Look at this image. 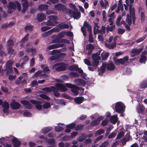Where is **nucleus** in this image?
<instances>
[{
	"label": "nucleus",
	"mask_w": 147,
	"mask_h": 147,
	"mask_svg": "<svg viewBox=\"0 0 147 147\" xmlns=\"http://www.w3.org/2000/svg\"><path fill=\"white\" fill-rule=\"evenodd\" d=\"M81 31H82V32L83 33V35L84 36V37L86 36L87 35H86V31L85 29V28H84V27L82 26L81 27Z\"/></svg>",
	"instance_id": "62"
},
{
	"label": "nucleus",
	"mask_w": 147,
	"mask_h": 147,
	"mask_svg": "<svg viewBox=\"0 0 147 147\" xmlns=\"http://www.w3.org/2000/svg\"><path fill=\"white\" fill-rule=\"evenodd\" d=\"M78 88L74 85V87H73L71 89V92L74 93L76 94H78Z\"/></svg>",
	"instance_id": "39"
},
{
	"label": "nucleus",
	"mask_w": 147,
	"mask_h": 147,
	"mask_svg": "<svg viewBox=\"0 0 147 147\" xmlns=\"http://www.w3.org/2000/svg\"><path fill=\"white\" fill-rule=\"evenodd\" d=\"M21 103L23 105L25 106V108L28 109H31L32 107V105L29 102L26 100H22Z\"/></svg>",
	"instance_id": "14"
},
{
	"label": "nucleus",
	"mask_w": 147,
	"mask_h": 147,
	"mask_svg": "<svg viewBox=\"0 0 147 147\" xmlns=\"http://www.w3.org/2000/svg\"><path fill=\"white\" fill-rule=\"evenodd\" d=\"M29 36V34H27L24 36V38L20 42V43H24L28 39Z\"/></svg>",
	"instance_id": "44"
},
{
	"label": "nucleus",
	"mask_w": 147,
	"mask_h": 147,
	"mask_svg": "<svg viewBox=\"0 0 147 147\" xmlns=\"http://www.w3.org/2000/svg\"><path fill=\"white\" fill-rule=\"evenodd\" d=\"M57 27L59 28L63 29H67L69 28V26L67 24H64L63 22H62L58 24Z\"/></svg>",
	"instance_id": "21"
},
{
	"label": "nucleus",
	"mask_w": 147,
	"mask_h": 147,
	"mask_svg": "<svg viewBox=\"0 0 147 147\" xmlns=\"http://www.w3.org/2000/svg\"><path fill=\"white\" fill-rule=\"evenodd\" d=\"M12 142L13 144V147H19L21 144L20 141L15 137L12 139Z\"/></svg>",
	"instance_id": "9"
},
{
	"label": "nucleus",
	"mask_w": 147,
	"mask_h": 147,
	"mask_svg": "<svg viewBox=\"0 0 147 147\" xmlns=\"http://www.w3.org/2000/svg\"><path fill=\"white\" fill-rule=\"evenodd\" d=\"M106 66L107 65H106L105 63H104L102 64V66H100L99 69H98V71H100L98 73L99 74L102 75V74L106 71Z\"/></svg>",
	"instance_id": "17"
},
{
	"label": "nucleus",
	"mask_w": 147,
	"mask_h": 147,
	"mask_svg": "<svg viewBox=\"0 0 147 147\" xmlns=\"http://www.w3.org/2000/svg\"><path fill=\"white\" fill-rule=\"evenodd\" d=\"M51 107L50 103L46 102L43 105V107L46 109H47Z\"/></svg>",
	"instance_id": "49"
},
{
	"label": "nucleus",
	"mask_w": 147,
	"mask_h": 147,
	"mask_svg": "<svg viewBox=\"0 0 147 147\" xmlns=\"http://www.w3.org/2000/svg\"><path fill=\"white\" fill-rule=\"evenodd\" d=\"M147 59L145 55H142L139 61L140 63H146V60Z\"/></svg>",
	"instance_id": "40"
},
{
	"label": "nucleus",
	"mask_w": 147,
	"mask_h": 147,
	"mask_svg": "<svg viewBox=\"0 0 147 147\" xmlns=\"http://www.w3.org/2000/svg\"><path fill=\"white\" fill-rule=\"evenodd\" d=\"M146 38V36L144 35L142 37L137 39L136 40V42L137 43H138L144 40Z\"/></svg>",
	"instance_id": "54"
},
{
	"label": "nucleus",
	"mask_w": 147,
	"mask_h": 147,
	"mask_svg": "<svg viewBox=\"0 0 147 147\" xmlns=\"http://www.w3.org/2000/svg\"><path fill=\"white\" fill-rule=\"evenodd\" d=\"M86 138V136L85 134L81 135L79 137L77 141L79 142H81L84 141Z\"/></svg>",
	"instance_id": "37"
},
{
	"label": "nucleus",
	"mask_w": 147,
	"mask_h": 147,
	"mask_svg": "<svg viewBox=\"0 0 147 147\" xmlns=\"http://www.w3.org/2000/svg\"><path fill=\"white\" fill-rule=\"evenodd\" d=\"M15 3L16 4L18 10L19 11H20L21 9V4L18 1H16Z\"/></svg>",
	"instance_id": "55"
},
{
	"label": "nucleus",
	"mask_w": 147,
	"mask_h": 147,
	"mask_svg": "<svg viewBox=\"0 0 147 147\" xmlns=\"http://www.w3.org/2000/svg\"><path fill=\"white\" fill-rule=\"evenodd\" d=\"M132 3H130L129 5V14H133L135 13V8L134 7H132Z\"/></svg>",
	"instance_id": "29"
},
{
	"label": "nucleus",
	"mask_w": 147,
	"mask_h": 147,
	"mask_svg": "<svg viewBox=\"0 0 147 147\" xmlns=\"http://www.w3.org/2000/svg\"><path fill=\"white\" fill-rule=\"evenodd\" d=\"M76 126L75 123H72L66 126V127L70 129H73L75 128Z\"/></svg>",
	"instance_id": "41"
},
{
	"label": "nucleus",
	"mask_w": 147,
	"mask_h": 147,
	"mask_svg": "<svg viewBox=\"0 0 147 147\" xmlns=\"http://www.w3.org/2000/svg\"><path fill=\"white\" fill-rule=\"evenodd\" d=\"M39 96L42 98L47 100H50L51 99L49 96L44 94H40Z\"/></svg>",
	"instance_id": "47"
},
{
	"label": "nucleus",
	"mask_w": 147,
	"mask_h": 147,
	"mask_svg": "<svg viewBox=\"0 0 147 147\" xmlns=\"http://www.w3.org/2000/svg\"><path fill=\"white\" fill-rule=\"evenodd\" d=\"M109 55V53L106 52L105 53L104 55L102 56V59L103 60L105 61L107 59V58L108 57Z\"/></svg>",
	"instance_id": "51"
},
{
	"label": "nucleus",
	"mask_w": 147,
	"mask_h": 147,
	"mask_svg": "<svg viewBox=\"0 0 147 147\" xmlns=\"http://www.w3.org/2000/svg\"><path fill=\"white\" fill-rule=\"evenodd\" d=\"M69 69L71 71H76L78 70V65L75 64H74L69 67Z\"/></svg>",
	"instance_id": "25"
},
{
	"label": "nucleus",
	"mask_w": 147,
	"mask_h": 147,
	"mask_svg": "<svg viewBox=\"0 0 147 147\" xmlns=\"http://www.w3.org/2000/svg\"><path fill=\"white\" fill-rule=\"evenodd\" d=\"M105 64L107 65L106 67L108 70H113L115 69V66L112 62L110 63H105Z\"/></svg>",
	"instance_id": "18"
},
{
	"label": "nucleus",
	"mask_w": 147,
	"mask_h": 147,
	"mask_svg": "<svg viewBox=\"0 0 147 147\" xmlns=\"http://www.w3.org/2000/svg\"><path fill=\"white\" fill-rule=\"evenodd\" d=\"M59 66L57 67L55 70L56 71H64L66 70V68L67 67V64L63 63H58L54 64L53 67L54 68L56 66Z\"/></svg>",
	"instance_id": "3"
},
{
	"label": "nucleus",
	"mask_w": 147,
	"mask_h": 147,
	"mask_svg": "<svg viewBox=\"0 0 147 147\" xmlns=\"http://www.w3.org/2000/svg\"><path fill=\"white\" fill-rule=\"evenodd\" d=\"M7 7L9 10L13 9L15 10L17 8L16 4L12 1H10L9 3L7 5Z\"/></svg>",
	"instance_id": "15"
},
{
	"label": "nucleus",
	"mask_w": 147,
	"mask_h": 147,
	"mask_svg": "<svg viewBox=\"0 0 147 147\" xmlns=\"http://www.w3.org/2000/svg\"><path fill=\"white\" fill-rule=\"evenodd\" d=\"M77 82L79 83V84L82 86H84L86 85V82L85 80L79 78L77 80Z\"/></svg>",
	"instance_id": "31"
},
{
	"label": "nucleus",
	"mask_w": 147,
	"mask_h": 147,
	"mask_svg": "<svg viewBox=\"0 0 147 147\" xmlns=\"http://www.w3.org/2000/svg\"><path fill=\"white\" fill-rule=\"evenodd\" d=\"M49 20L47 22H43L42 24L46 25L47 26H55L58 23L57 21V17L55 16H50L48 17Z\"/></svg>",
	"instance_id": "1"
},
{
	"label": "nucleus",
	"mask_w": 147,
	"mask_h": 147,
	"mask_svg": "<svg viewBox=\"0 0 147 147\" xmlns=\"http://www.w3.org/2000/svg\"><path fill=\"white\" fill-rule=\"evenodd\" d=\"M109 144L107 141H105L103 142L99 146V147H107Z\"/></svg>",
	"instance_id": "63"
},
{
	"label": "nucleus",
	"mask_w": 147,
	"mask_h": 147,
	"mask_svg": "<svg viewBox=\"0 0 147 147\" xmlns=\"http://www.w3.org/2000/svg\"><path fill=\"white\" fill-rule=\"evenodd\" d=\"M36 17L37 20L39 22L42 21L46 18L45 14L42 13L38 14Z\"/></svg>",
	"instance_id": "13"
},
{
	"label": "nucleus",
	"mask_w": 147,
	"mask_h": 147,
	"mask_svg": "<svg viewBox=\"0 0 147 147\" xmlns=\"http://www.w3.org/2000/svg\"><path fill=\"white\" fill-rule=\"evenodd\" d=\"M108 123V121L107 119H105L103 120L101 123V125L102 126H106Z\"/></svg>",
	"instance_id": "64"
},
{
	"label": "nucleus",
	"mask_w": 147,
	"mask_h": 147,
	"mask_svg": "<svg viewBox=\"0 0 147 147\" xmlns=\"http://www.w3.org/2000/svg\"><path fill=\"white\" fill-rule=\"evenodd\" d=\"M113 61L115 64L117 66L120 65V64L124 65L125 62L128 63V61L129 60V57L127 56H126L123 58L117 59L114 57L113 58Z\"/></svg>",
	"instance_id": "2"
},
{
	"label": "nucleus",
	"mask_w": 147,
	"mask_h": 147,
	"mask_svg": "<svg viewBox=\"0 0 147 147\" xmlns=\"http://www.w3.org/2000/svg\"><path fill=\"white\" fill-rule=\"evenodd\" d=\"M115 25H113L111 26H108L106 27V30L107 32H108L109 31L112 32L113 30L115 29Z\"/></svg>",
	"instance_id": "42"
},
{
	"label": "nucleus",
	"mask_w": 147,
	"mask_h": 147,
	"mask_svg": "<svg viewBox=\"0 0 147 147\" xmlns=\"http://www.w3.org/2000/svg\"><path fill=\"white\" fill-rule=\"evenodd\" d=\"M54 7L55 10L59 11H64L67 9L66 7L64 5L60 3L55 5Z\"/></svg>",
	"instance_id": "6"
},
{
	"label": "nucleus",
	"mask_w": 147,
	"mask_h": 147,
	"mask_svg": "<svg viewBox=\"0 0 147 147\" xmlns=\"http://www.w3.org/2000/svg\"><path fill=\"white\" fill-rule=\"evenodd\" d=\"M84 99L82 96L78 97L75 98L74 101L76 104H80L82 102Z\"/></svg>",
	"instance_id": "22"
},
{
	"label": "nucleus",
	"mask_w": 147,
	"mask_h": 147,
	"mask_svg": "<svg viewBox=\"0 0 147 147\" xmlns=\"http://www.w3.org/2000/svg\"><path fill=\"white\" fill-rule=\"evenodd\" d=\"M51 32L50 30L47 32H45L42 34V36L43 37H45L49 35L50 34H51Z\"/></svg>",
	"instance_id": "61"
},
{
	"label": "nucleus",
	"mask_w": 147,
	"mask_h": 147,
	"mask_svg": "<svg viewBox=\"0 0 147 147\" xmlns=\"http://www.w3.org/2000/svg\"><path fill=\"white\" fill-rule=\"evenodd\" d=\"M2 107L9 108V105L8 103L6 101H4L3 103Z\"/></svg>",
	"instance_id": "52"
},
{
	"label": "nucleus",
	"mask_w": 147,
	"mask_h": 147,
	"mask_svg": "<svg viewBox=\"0 0 147 147\" xmlns=\"http://www.w3.org/2000/svg\"><path fill=\"white\" fill-rule=\"evenodd\" d=\"M92 57L93 60H100V57L98 55L97 53L92 54Z\"/></svg>",
	"instance_id": "33"
},
{
	"label": "nucleus",
	"mask_w": 147,
	"mask_h": 147,
	"mask_svg": "<svg viewBox=\"0 0 147 147\" xmlns=\"http://www.w3.org/2000/svg\"><path fill=\"white\" fill-rule=\"evenodd\" d=\"M141 21L142 22H143L145 20V16L144 13L143 12H141Z\"/></svg>",
	"instance_id": "59"
},
{
	"label": "nucleus",
	"mask_w": 147,
	"mask_h": 147,
	"mask_svg": "<svg viewBox=\"0 0 147 147\" xmlns=\"http://www.w3.org/2000/svg\"><path fill=\"white\" fill-rule=\"evenodd\" d=\"M140 87L142 88H144L147 87V81L145 80L143 81L141 83Z\"/></svg>",
	"instance_id": "45"
},
{
	"label": "nucleus",
	"mask_w": 147,
	"mask_h": 147,
	"mask_svg": "<svg viewBox=\"0 0 147 147\" xmlns=\"http://www.w3.org/2000/svg\"><path fill=\"white\" fill-rule=\"evenodd\" d=\"M14 45V43L12 40H9L7 42V48L12 47Z\"/></svg>",
	"instance_id": "28"
},
{
	"label": "nucleus",
	"mask_w": 147,
	"mask_h": 147,
	"mask_svg": "<svg viewBox=\"0 0 147 147\" xmlns=\"http://www.w3.org/2000/svg\"><path fill=\"white\" fill-rule=\"evenodd\" d=\"M69 75L71 78L78 77L79 76V74L77 72H70Z\"/></svg>",
	"instance_id": "34"
},
{
	"label": "nucleus",
	"mask_w": 147,
	"mask_h": 147,
	"mask_svg": "<svg viewBox=\"0 0 147 147\" xmlns=\"http://www.w3.org/2000/svg\"><path fill=\"white\" fill-rule=\"evenodd\" d=\"M137 111L138 113L141 114H143L144 112L143 107L139 105L137 107Z\"/></svg>",
	"instance_id": "32"
},
{
	"label": "nucleus",
	"mask_w": 147,
	"mask_h": 147,
	"mask_svg": "<svg viewBox=\"0 0 147 147\" xmlns=\"http://www.w3.org/2000/svg\"><path fill=\"white\" fill-rule=\"evenodd\" d=\"M55 140L53 138L50 139L48 141V144L49 145H55Z\"/></svg>",
	"instance_id": "57"
},
{
	"label": "nucleus",
	"mask_w": 147,
	"mask_h": 147,
	"mask_svg": "<svg viewBox=\"0 0 147 147\" xmlns=\"http://www.w3.org/2000/svg\"><path fill=\"white\" fill-rule=\"evenodd\" d=\"M64 44H53L49 46L47 48V49L49 50H50L59 47H64Z\"/></svg>",
	"instance_id": "11"
},
{
	"label": "nucleus",
	"mask_w": 147,
	"mask_h": 147,
	"mask_svg": "<svg viewBox=\"0 0 147 147\" xmlns=\"http://www.w3.org/2000/svg\"><path fill=\"white\" fill-rule=\"evenodd\" d=\"M84 125L82 124H79L76 126V130L77 131H79L83 128Z\"/></svg>",
	"instance_id": "56"
},
{
	"label": "nucleus",
	"mask_w": 147,
	"mask_h": 147,
	"mask_svg": "<svg viewBox=\"0 0 147 147\" xmlns=\"http://www.w3.org/2000/svg\"><path fill=\"white\" fill-rule=\"evenodd\" d=\"M124 134V133L123 131H121L119 133L117 136L116 139H119L122 138Z\"/></svg>",
	"instance_id": "48"
},
{
	"label": "nucleus",
	"mask_w": 147,
	"mask_h": 147,
	"mask_svg": "<svg viewBox=\"0 0 147 147\" xmlns=\"http://www.w3.org/2000/svg\"><path fill=\"white\" fill-rule=\"evenodd\" d=\"M63 128L62 126H56L55 128V130L56 132H59L63 131Z\"/></svg>",
	"instance_id": "46"
},
{
	"label": "nucleus",
	"mask_w": 147,
	"mask_h": 147,
	"mask_svg": "<svg viewBox=\"0 0 147 147\" xmlns=\"http://www.w3.org/2000/svg\"><path fill=\"white\" fill-rule=\"evenodd\" d=\"M53 129V128L51 127H46L42 129V131L43 133L46 134L51 131Z\"/></svg>",
	"instance_id": "26"
},
{
	"label": "nucleus",
	"mask_w": 147,
	"mask_h": 147,
	"mask_svg": "<svg viewBox=\"0 0 147 147\" xmlns=\"http://www.w3.org/2000/svg\"><path fill=\"white\" fill-rule=\"evenodd\" d=\"M60 54H57L55 56H51L49 59L51 61H53L57 60L60 57Z\"/></svg>",
	"instance_id": "35"
},
{
	"label": "nucleus",
	"mask_w": 147,
	"mask_h": 147,
	"mask_svg": "<svg viewBox=\"0 0 147 147\" xmlns=\"http://www.w3.org/2000/svg\"><path fill=\"white\" fill-rule=\"evenodd\" d=\"M43 91L47 92H51L52 91L55 92L56 90V88L54 86H51L50 87H45L42 88Z\"/></svg>",
	"instance_id": "19"
},
{
	"label": "nucleus",
	"mask_w": 147,
	"mask_h": 147,
	"mask_svg": "<svg viewBox=\"0 0 147 147\" xmlns=\"http://www.w3.org/2000/svg\"><path fill=\"white\" fill-rule=\"evenodd\" d=\"M13 61L10 60L8 61L6 63V69L7 68H12Z\"/></svg>",
	"instance_id": "30"
},
{
	"label": "nucleus",
	"mask_w": 147,
	"mask_h": 147,
	"mask_svg": "<svg viewBox=\"0 0 147 147\" xmlns=\"http://www.w3.org/2000/svg\"><path fill=\"white\" fill-rule=\"evenodd\" d=\"M115 111L119 113H122L124 111L123 106L119 102H117L115 105Z\"/></svg>",
	"instance_id": "5"
},
{
	"label": "nucleus",
	"mask_w": 147,
	"mask_h": 147,
	"mask_svg": "<svg viewBox=\"0 0 147 147\" xmlns=\"http://www.w3.org/2000/svg\"><path fill=\"white\" fill-rule=\"evenodd\" d=\"M99 60H93L92 62V65L93 67H96L99 64Z\"/></svg>",
	"instance_id": "50"
},
{
	"label": "nucleus",
	"mask_w": 147,
	"mask_h": 147,
	"mask_svg": "<svg viewBox=\"0 0 147 147\" xmlns=\"http://www.w3.org/2000/svg\"><path fill=\"white\" fill-rule=\"evenodd\" d=\"M143 50V48L141 47L139 49L134 48L133 49L130 53V56L134 57L139 55Z\"/></svg>",
	"instance_id": "4"
},
{
	"label": "nucleus",
	"mask_w": 147,
	"mask_h": 147,
	"mask_svg": "<svg viewBox=\"0 0 147 147\" xmlns=\"http://www.w3.org/2000/svg\"><path fill=\"white\" fill-rule=\"evenodd\" d=\"M73 17L75 19H78L81 16L80 13L78 9H76L72 12Z\"/></svg>",
	"instance_id": "12"
},
{
	"label": "nucleus",
	"mask_w": 147,
	"mask_h": 147,
	"mask_svg": "<svg viewBox=\"0 0 147 147\" xmlns=\"http://www.w3.org/2000/svg\"><path fill=\"white\" fill-rule=\"evenodd\" d=\"M59 38H57L53 40L52 42L54 43H65L68 44H69L70 42V41L68 40L65 39H60Z\"/></svg>",
	"instance_id": "7"
},
{
	"label": "nucleus",
	"mask_w": 147,
	"mask_h": 147,
	"mask_svg": "<svg viewBox=\"0 0 147 147\" xmlns=\"http://www.w3.org/2000/svg\"><path fill=\"white\" fill-rule=\"evenodd\" d=\"M66 32L64 31H62L60 32L57 35V37L59 38H62L64 37L65 35Z\"/></svg>",
	"instance_id": "36"
},
{
	"label": "nucleus",
	"mask_w": 147,
	"mask_h": 147,
	"mask_svg": "<svg viewBox=\"0 0 147 147\" xmlns=\"http://www.w3.org/2000/svg\"><path fill=\"white\" fill-rule=\"evenodd\" d=\"M84 27V28H87V30L89 32H92V27L91 25L87 23L86 21H85L83 24V26H82Z\"/></svg>",
	"instance_id": "23"
},
{
	"label": "nucleus",
	"mask_w": 147,
	"mask_h": 147,
	"mask_svg": "<svg viewBox=\"0 0 147 147\" xmlns=\"http://www.w3.org/2000/svg\"><path fill=\"white\" fill-rule=\"evenodd\" d=\"M22 1L23 2L22 3L23 7L22 12V13H24L28 7V3L26 0H22Z\"/></svg>",
	"instance_id": "10"
},
{
	"label": "nucleus",
	"mask_w": 147,
	"mask_h": 147,
	"mask_svg": "<svg viewBox=\"0 0 147 147\" xmlns=\"http://www.w3.org/2000/svg\"><path fill=\"white\" fill-rule=\"evenodd\" d=\"M111 123L115 124L118 120V117L117 115H114L111 116L110 118Z\"/></svg>",
	"instance_id": "24"
},
{
	"label": "nucleus",
	"mask_w": 147,
	"mask_h": 147,
	"mask_svg": "<svg viewBox=\"0 0 147 147\" xmlns=\"http://www.w3.org/2000/svg\"><path fill=\"white\" fill-rule=\"evenodd\" d=\"M127 18L126 19V22L128 24L129 26H131L132 23V21L131 18V16L127 14Z\"/></svg>",
	"instance_id": "27"
},
{
	"label": "nucleus",
	"mask_w": 147,
	"mask_h": 147,
	"mask_svg": "<svg viewBox=\"0 0 147 147\" xmlns=\"http://www.w3.org/2000/svg\"><path fill=\"white\" fill-rule=\"evenodd\" d=\"M99 123L96 119H94L90 123V125L92 126H97Z\"/></svg>",
	"instance_id": "43"
},
{
	"label": "nucleus",
	"mask_w": 147,
	"mask_h": 147,
	"mask_svg": "<svg viewBox=\"0 0 147 147\" xmlns=\"http://www.w3.org/2000/svg\"><path fill=\"white\" fill-rule=\"evenodd\" d=\"M48 6L47 5L41 4L38 7V9L42 11H45L48 10Z\"/></svg>",
	"instance_id": "20"
},
{
	"label": "nucleus",
	"mask_w": 147,
	"mask_h": 147,
	"mask_svg": "<svg viewBox=\"0 0 147 147\" xmlns=\"http://www.w3.org/2000/svg\"><path fill=\"white\" fill-rule=\"evenodd\" d=\"M8 53L10 55L14 53L15 52L14 50L12 48V47L7 48Z\"/></svg>",
	"instance_id": "53"
},
{
	"label": "nucleus",
	"mask_w": 147,
	"mask_h": 147,
	"mask_svg": "<svg viewBox=\"0 0 147 147\" xmlns=\"http://www.w3.org/2000/svg\"><path fill=\"white\" fill-rule=\"evenodd\" d=\"M55 87L56 90H59L61 92L66 91L67 90V88L62 84H57L55 85Z\"/></svg>",
	"instance_id": "8"
},
{
	"label": "nucleus",
	"mask_w": 147,
	"mask_h": 147,
	"mask_svg": "<svg viewBox=\"0 0 147 147\" xmlns=\"http://www.w3.org/2000/svg\"><path fill=\"white\" fill-rule=\"evenodd\" d=\"M33 28V26L31 25H27L25 27V29L26 30H28L31 31Z\"/></svg>",
	"instance_id": "60"
},
{
	"label": "nucleus",
	"mask_w": 147,
	"mask_h": 147,
	"mask_svg": "<svg viewBox=\"0 0 147 147\" xmlns=\"http://www.w3.org/2000/svg\"><path fill=\"white\" fill-rule=\"evenodd\" d=\"M86 49L88 50H92L94 49V46L91 44L87 45L86 46Z\"/></svg>",
	"instance_id": "58"
},
{
	"label": "nucleus",
	"mask_w": 147,
	"mask_h": 147,
	"mask_svg": "<svg viewBox=\"0 0 147 147\" xmlns=\"http://www.w3.org/2000/svg\"><path fill=\"white\" fill-rule=\"evenodd\" d=\"M20 106V104L16 102H13L10 104V107L13 109L16 110L19 109Z\"/></svg>",
	"instance_id": "16"
},
{
	"label": "nucleus",
	"mask_w": 147,
	"mask_h": 147,
	"mask_svg": "<svg viewBox=\"0 0 147 147\" xmlns=\"http://www.w3.org/2000/svg\"><path fill=\"white\" fill-rule=\"evenodd\" d=\"M105 132V130L103 129H100L96 131L94 134L95 136L100 135Z\"/></svg>",
	"instance_id": "38"
}]
</instances>
